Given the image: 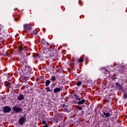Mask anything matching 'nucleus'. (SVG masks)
I'll list each match as a JSON object with an SVG mask.
<instances>
[{
	"label": "nucleus",
	"instance_id": "obj_20",
	"mask_svg": "<svg viewBox=\"0 0 127 127\" xmlns=\"http://www.w3.org/2000/svg\"><path fill=\"white\" fill-rule=\"evenodd\" d=\"M104 116H105L106 118H109L111 117V114L109 113L103 112Z\"/></svg>",
	"mask_w": 127,
	"mask_h": 127
},
{
	"label": "nucleus",
	"instance_id": "obj_4",
	"mask_svg": "<svg viewBox=\"0 0 127 127\" xmlns=\"http://www.w3.org/2000/svg\"><path fill=\"white\" fill-rule=\"evenodd\" d=\"M40 43L42 47H43L44 48H47V47H49L50 46L49 45V43L47 42H46L44 39H43L41 40Z\"/></svg>",
	"mask_w": 127,
	"mask_h": 127
},
{
	"label": "nucleus",
	"instance_id": "obj_13",
	"mask_svg": "<svg viewBox=\"0 0 127 127\" xmlns=\"http://www.w3.org/2000/svg\"><path fill=\"white\" fill-rule=\"evenodd\" d=\"M32 56L34 58V59H38L40 58V59H41V57H42V56H40V55H39V54H33L32 55Z\"/></svg>",
	"mask_w": 127,
	"mask_h": 127
},
{
	"label": "nucleus",
	"instance_id": "obj_10",
	"mask_svg": "<svg viewBox=\"0 0 127 127\" xmlns=\"http://www.w3.org/2000/svg\"><path fill=\"white\" fill-rule=\"evenodd\" d=\"M24 29L25 30H31L32 27L30 26V24L27 23L23 25Z\"/></svg>",
	"mask_w": 127,
	"mask_h": 127
},
{
	"label": "nucleus",
	"instance_id": "obj_34",
	"mask_svg": "<svg viewBox=\"0 0 127 127\" xmlns=\"http://www.w3.org/2000/svg\"><path fill=\"white\" fill-rule=\"evenodd\" d=\"M0 30H1V28L0 27Z\"/></svg>",
	"mask_w": 127,
	"mask_h": 127
},
{
	"label": "nucleus",
	"instance_id": "obj_2",
	"mask_svg": "<svg viewBox=\"0 0 127 127\" xmlns=\"http://www.w3.org/2000/svg\"><path fill=\"white\" fill-rule=\"evenodd\" d=\"M31 74H32V68L30 65H26L24 71L23 80H25V81L29 80Z\"/></svg>",
	"mask_w": 127,
	"mask_h": 127
},
{
	"label": "nucleus",
	"instance_id": "obj_22",
	"mask_svg": "<svg viewBox=\"0 0 127 127\" xmlns=\"http://www.w3.org/2000/svg\"><path fill=\"white\" fill-rule=\"evenodd\" d=\"M45 90H47V92H52V91H53V89L51 90V89H50V87H47L45 88Z\"/></svg>",
	"mask_w": 127,
	"mask_h": 127
},
{
	"label": "nucleus",
	"instance_id": "obj_14",
	"mask_svg": "<svg viewBox=\"0 0 127 127\" xmlns=\"http://www.w3.org/2000/svg\"><path fill=\"white\" fill-rule=\"evenodd\" d=\"M25 98L22 94L19 95L17 98V100L18 101H22V100H24Z\"/></svg>",
	"mask_w": 127,
	"mask_h": 127
},
{
	"label": "nucleus",
	"instance_id": "obj_19",
	"mask_svg": "<svg viewBox=\"0 0 127 127\" xmlns=\"http://www.w3.org/2000/svg\"><path fill=\"white\" fill-rule=\"evenodd\" d=\"M50 83H51V81H50V80H47L45 82L46 87H48V86H49V85H50Z\"/></svg>",
	"mask_w": 127,
	"mask_h": 127
},
{
	"label": "nucleus",
	"instance_id": "obj_35",
	"mask_svg": "<svg viewBox=\"0 0 127 127\" xmlns=\"http://www.w3.org/2000/svg\"><path fill=\"white\" fill-rule=\"evenodd\" d=\"M65 110H67V108H64Z\"/></svg>",
	"mask_w": 127,
	"mask_h": 127
},
{
	"label": "nucleus",
	"instance_id": "obj_33",
	"mask_svg": "<svg viewBox=\"0 0 127 127\" xmlns=\"http://www.w3.org/2000/svg\"><path fill=\"white\" fill-rule=\"evenodd\" d=\"M71 65H72V66H74V63H71Z\"/></svg>",
	"mask_w": 127,
	"mask_h": 127
},
{
	"label": "nucleus",
	"instance_id": "obj_12",
	"mask_svg": "<svg viewBox=\"0 0 127 127\" xmlns=\"http://www.w3.org/2000/svg\"><path fill=\"white\" fill-rule=\"evenodd\" d=\"M79 101L77 102V101H74V103L75 104H77V105H83V104L85 103V102H86L85 99H82V100H78Z\"/></svg>",
	"mask_w": 127,
	"mask_h": 127
},
{
	"label": "nucleus",
	"instance_id": "obj_1",
	"mask_svg": "<svg viewBox=\"0 0 127 127\" xmlns=\"http://www.w3.org/2000/svg\"><path fill=\"white\" fill-rule=\"evenodd\" d=\"M44 52L43 54L45 55V57L47 58H51L52 57H54L53 58L55 60H58V58H57V51L54 48L50 46L49 47L43 48Z\"/></svg>",
	"mask_w": 127,
	"mask_h": 127
},
{
	"label": "nucleus",
	"instance_id": "obj_23",
	"mask_svg": "<svg viewBox=\"0 0 127 127\" xmlns=\"http://www.w3.org/2000/svg\"><path fill=\"white\" fill-rule=\"evenodd\" d=\"M77 110H78V111H82L83 108L82 107H80L79 105H77L76 106Z\"/></svg>",
	"mask_w": 127,
	"mask_h": 127
},
{
	"label": "nucleus",
	"instance_id": "obj_31",
	"mask_svg": "<svg viewBox=\"0 0 127 127\" xmlns=\"http://www.w3.org/2000/svg\"><path fill=\"white\" fill-rule=\"evenodd\" d=\"M15 21H18V19L14 18Z\"/></svg>",
	"mask_w": 127,
	"mask_h": 127
},
{
	"label": "nucleus",
	"instance_id": "obj_5",
	"mask_svg": "<svg viewBox=\"0 0 127 127\" xmlns=\"http://www.w3.org/2000/svg\"><path fill=\"white\" fill-rule=\"evenodd\" d=\"M115 87L119 91H125L124 89V86H123V85H122V84H120L119 82H116Z\"/></svg>",
	"mask_w": 127,
	"mask_h": 127
},
{
	"label": "nucleus",
	"instance_id": "obj_28",
	"mask_svg": "<svg viewBox=\"0 0 127 127\" xmlns=\"http://www.w3.org/2000/svg\"><path fill=\"white\" fill-rule=\"evenodd\" d=\"M42 124H43V125H46V121H42Z\"/></svg>",
	"mask_w": 127,
	"mask_h": 127
},
{
	"label": "nucleus",
	"instance_id": "obj_26",
	"mask_svg": "<svg viewBox=\"0 0 127 127\" xmlns=\"http://www.w3.org/2000/svg\"><path fill=\"white\" fill-rule=\"evenodd\" d=\"M22 59H23V62H27V61H26V62L24 61V60H26V58H25V57H23V58H22Z\"/></svg>",
	"mask_w": 127,
	"mask_h": 127
},
{
	"label": "nucleus",
	"instance_id": "obj_17",
	"mask_svg": "<svg viewBox=\"0 0 127 127\" xmlns=\"http://www.w3.org/2000/svg\"><path fill=\"white\" fill-rule=\"evenodd\" d=\"M31 34L32 35H37V31H36V30L33 29L32 30V29H31Z\"/></svg>",
	"mask_w": 127,
	"mask_h": 127
},
{
	"label": "nucleus",
	"instance_id": "obj_24",
	"mask_svg": "<svg viewBox=\"0 0 127 127\" xmlns=\"http://www.w3.org/2000/svg\"><path fill=\"white\" fill-rule=\"evenodd\" d=\"M80 85H82V81H78L76 83V86H77L78 87H80Z\"/></svg>",
	"mask_w": 127,
	"mask_h": 127
},
{
	"label": "nucleus",
	"instance_id": "obj_3",
	"mask_svg": "<svg viewBox=\"0 0 127 127\" xmlns=\"http://www.w3.org/2000/svg\"><path fill=\"white\" fill-rule=\"evenodd\" d=\"M2 112L4 114H8L11 112V108L8 106H2Z\"/></svg>",
	"mask_w": 127,
	"mask_h": 127
},
{
	"label": "nucleus",
	"instance_id": "obj_18",
	"mask_svg": "<svg viewBox=\"0 0 127 127\" xmlns=\"http://www.w3.org/2000/svg\"><path fill=\"white\" fill-rule=\"evenodd\" d=\"M117 70L118 72H119V73H122L124 72V71H125V68H124V67H118Z\"/></svg>",
	"mask_w": 127,
	"mask_h": 127
},
{
	"label": "nucleus",
	"instance_id": "obj_6",
	"mask_svg": "<svg viewBox=\"0 0 127 127\" xmlns=\"http://www.w3.org/2000/svg\"><path fill=\"white\" fill-rule=\"evenodd\" d=\"M13 111L16 113H22V112H23V109L20 108L19 107L14 106L13 107Z\"/></svg>",
	"mask_w": 127,
	"mask_h": 127
},
{
	"label": "nucleus",
	"instance_id": "obj_30",
	"mask_svg": "<svg viewBox=\"0 0 127 127\" xmlns=\"http://www.w3.org/2000/svg\"><path fill=\"white\" fill-rule=\"evenodd\" d=\"M65 107V104H63V105L62 106V108H64Z\"/></svg>",
	"mask_w": 127,
	"mask_h": 127
},
{
	"label": "nucleus",
	"instance_id": "obj_11",
	"mask_svg": "<svg viewBox=\"0 0 127 127\" xmlns=\"http://www.w3.org/2000/svg\"><path fill=\"white\" fill-rule=\"evenodd\" d=\"M26 51V48L21 45H19L18 49V52H24V51Z\"/></svg>",
	"mask_w": 127,
	"mask_h": 127
},
{
	"label": "nucleus",
	"instance_id": "obj_16",
	"mask_svg": "<svg viewBox=\"0 0 127 127\" xmlns=\"http://www.w3.org/2000/svg\"><path fill=\"white\" fill-rule=\"evenodd\" d=\"M73 94L75 98L76 101H81V98L80 97V96H79L75 93H73Z\"/></svg>",
	"mask_w": 127,
	"mask_h": 127
},
{
	"label": "nucleus",
	"instance_id": "obj_29",
	"mask_svg": "<svg viewBox=\"0 0 127 127\" xmlns=\"http://www.w3.org/2000/svg\"><path fill=\"white\" fill-rule=\"evenodd\" d=\"M111 79L113 81H114L117 79V77H112Z\"/></svg>",
	"mask_w": 127,
	"mask_h": 127
},
{
	"label": "nucleus",
	"instance_id": "obj_25",
	"mask_svg": "<svg viewBox=\"0 0 127 127\" xmlns=\"http://www.w3.org/2000/svg\"><path fill=\"white\" fill-rule=\"evenodd\" d=\"M78 62H79V63H82L84 62V60H83V59L82 58L78 59Z\"/></svg>",
	"mask_w": 127,
	"mask_h": 127
},
{
	"label": "nucleus",
	"instance_id": "obj_7",
	"mask_svg": "<svg viewBox=\"0 0 127 127\" xmlns=\"http://www.w3.org/2000/svg\"><path fill=\"white\" fill-rule=\"evenodd\" d=\"M111 100H112V96L111 95H106L104 99L105 103H108V104L111 102Z\"/></svg>",
	"mask_w": 127,
	"mask_h": 127
},
{
	"label": "nucleus",
	"instance_id": "obj_32",
	"mask_svg": "<svg viewBox=\"0 0 127 127\" xmlns=\"http://www.w3.org/2000/svg\"><path fill=\"white\" fill-rule=\"evenodd\" d=\"M101 117H102V118H105V116L103 114H101Z\"/></svg>",
	"mask_w": 127,
	"mask_h": 127
},
{
	"label": "nucleus",
	"instance_id": "obj_9",
	"mask_svg": "<svg viewBox=\"0 0 127 127\" xmlns=\"http://www.w3.org/2000/svg\"><path fill=\"white\" fill-rule=\"evenodd\" d=\"M62 90V88H61V87L60 86L59 87H56L54 89L53 93L55 95L57 94H58L59 93H60V91Z\"/></svg>",
	"mask_w": 127,
	"mask_h": 127
},
{
	"label": "nucleus",
	"instance_id": "obj_15",
	"mask_svg": "<svg viewBox=\"0 0 127 127\" xmlns=\"http://www.w3.org/2000/svg\"><path fill=\"white\" fill-rule=\"evenodd\" d=\"M5 86L7 88H12V85H11V83L9 81H5Z\"/></svg>",
	"mask_w": 127,
	"mask_h": 127
},
{
	"label": "nucleus",
	"instance_id": "obj_27",
	"mask_svg": "<svg viewBox=\"0 0 127 127\" xmlns=\"http://www.w3.org/2000/svg\"><path fill=\"white\" fill-rule=\"evenodd\" d=\"M3 84V83H2V82H1V80H0V87H1Z\"/></svg>",
	"mask_w": 127,
	"mask_h": 127
},
{
	"label": "nucleus",
	"instance_id": "obj_8",
	"mask_svg": "<svg viewBox=\"0 0 127 127\" xmlns=\"http://www.w3.org/2000/svg\"><path fill=\"white\" fill-rule=\"evenodd\" d=\"M18 123L21 126H23V124L25 123V118L22 116L19 119Z\"/></svg>",
	"mask_w": 127,
	"mask_h": 127
},
{
	"label": "nucleus",
	"instance_id": "obj_21",
	"mask_svg": "<svg viewBox=\"0 0 127 127\" xmlns=\"http://www.w3.org/2000/svg\"><path fill=\"white\" fill-rule=\"evenodd\" d=\"M50 80H51V81H53V82H55V81H56V77L55 76L53 75L51 77Z\"/></svg>",
	"mask_w": 127,
	"mask_h": 127
}]
</instances>
